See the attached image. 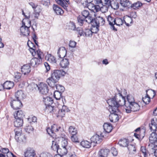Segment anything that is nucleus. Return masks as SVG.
<instances>
[{
	"mask_svg": "<svg viewBox=\"0 0 157 157\" xmlns=\"http://www.w3.org/2000/svg\"><path fill=\"white\" fill-rule=\"evenodd\" d=\"M107 102L110 107L109 109V110L111 113L109 116L110 121L113 122L117 121L119 118V114L120 113V111L118 108L120 106L119 105L117 106V103L113 98H111L108 99Z\"/></svg>",
	"mask_w": 157,
	"mask_h": 157,
	"instance_id": "f257e3e1",
	"label": "nucleus"
},
{
	"mask_svg": "<svg viewBox=\"0 0 157 157\" xmlns=\"http://www.w3.org/2000/svg\"><path fill=\"white\" fill-rule=\"evenodd\" d=\"M111 98H113L117 103V105H119L120 106L124 105V107H125L126 104L130 105L135 102L134 97L130 94L127 95L126 96L127 101H125V98L122 96L121 93H120L118 94H116L114 97Z\"/></svg>",
	"mask_w": 157,
	"mask_h": 157,
	"instance_id": "f03ea898",
	"label": "nucleus"
},
{
	"mask_svg": "<svg viewBox=\"0 0 157 157\" xmlns=\"http://www.w3.org/2000/svg\"><path fill=\"white\" fill-rule=\"evenodd\" d=\"M127 113H129L132 111L135 112L139 111L140 108V105L136 102H133L130 105L126 104L125 107H124Z\"/></svg>",
	"mask_w": 157,
	"mask_h": 157,
	"instance_id": "7ed1b4c3",
	"label": "nucleus"
},
{
	"mask_svg": "<svg viewBox=\"0 0 157 157\" xmlns=\"http://www.w3.org/2000/svg\"><path fill=\"white\" fill-rule=\"evenodd\" d=\"M15 139L16 140L19 142H25L26 140L25 136L22 134L21 129L17 128L14 129Z\"/></svg>",
	"mask_w": 157,
	"mask_h": 157,
	"instance_id": "20e7f679",
	"label": "nucleus"
},
{
	"mask_svg": "<svg viewBox=\"0 0 157 157\" xmlns=\"http://www.w3.org/2000/svg\"><path fill=\"white\" fill-rule=\"evenodd\" d=\"M66 72L63 70L56 69L51 71V75L58 81L61 77L64 76Z\"/></svg>",
	"mask_w": 157,
	"mask_h": 157,
	"instance_id": "39448f33",
	"label": "nucleus"
},
{
	"mask_svg": "<svg viewBox=\"0 0 157 157\" xmlns=\"http://www.w3.org/2000/svg\"><path fill=\"white\" fill-rule=\"evenodd\" d=\"M103 128L104 132L100 134L102 137L106 136V134L111 132L113 129L112 126L109 123H105L103 125Z\"/></svg>",
	"mask_w": 157,
	"mask_h": 157,
	"instance_id": "423d86ee",
	"label": "nucleus"
},
{
	"mask_svg": "<svg viewBox=\"0 0 157 157\" xmlns=\"http://www.w3.org/2000/svg\"><path fill=\"white\" fill-rule=\"evenodd\" d=\"M10 103L11 107L14 109H20L22 106V104L21 101L17 99V100L12 99Z\"/></svg>",
	"mask_w": 157,
	"mask_h": 157,
	"instance_id": "0eeeda50",
	"label": "nucleus"
},
{
	"mask_svg": "<svg viewBox=\"0 0 157 157\" xmlns=\"http://www.w3.org/2000/svg\"><path fill=\"white\" fill-rule=\"evenodd\" d=\"M39 92L42 94H47L49 91L48 87L46 84L44 83H40L38 86Z\"/></svg>",
	"mask_w": 157,
	"mask_h": 157,
	"instance_id": "6e6552de",
	"label": "nucleus"
},
{
	"mask_svg": "<svg viewBox=\"0 0 157 157\" xmlns=\"http://www.w3.org/2000/svg\"><path fill=\"white\" fill-rule=\"evenodd\" d=\"M23 14L25 15L24 13L23 12ZM24 15L25 18H24L22 20V25L30 28L31 25V21L29 19L30 16V15H29L28 16H27L25 15Z\"/></svg>",
	"mask_w": 157,
	"mask_h": 157,
	"instance_id": "1a4fd4ad",
	"label": "nucleus"
},
{
	"mask_svg": "<svg viewBox=\"0 0 157 157\" xmlns=\"http://www.w3.org/2000/svg\"><path fill=\"white\" fill-rule=\"evenodd\" d=\"M149 127L150 130L152 132V133H155L157 129V121L152 119L151 123L149 124Z\"/></svg>",
	"mask_w": 157,
	"mask_h": 157,
	"instance_id": "9d476101",
	"label": "nucleus"
},
{
	"mask_svg": "<svg viewBox=\"0 0 157 157\" xmlns=\"http://www.w3.org/2000/svg\"><path fill=\"white\" fill-rule=\"evenodd\" d=\"M78 23L80 26H82L83 25H86V24H89L90 20L89 19H85V18L79 16L77 18Z\"/></svg>",
	"mask_w": 157,
	"mask_h": 157,
	"instance_id": "9b49d317",
	"label": "nucleus"
},
{
	"mask_svg": "<svg viewBox=\"0 0 157 157\" xmlns=\"http://www.w3.org/2000/svg\"><path fill=\"white\" fill-rule=\"evenodd\" d=\"M58 81L57 79L54 78L53 77L51 76L47 80L46 82L48 85L52 87H54L56 86V83Z\"/></svg>",
	"mask_w": 157,
	"mask_h": 157,
	"instance_id": "f8f14e48",
	"label": "nucleus"
},
{
	"mask_svg": "<svg viewBox=\"0 0 157 157\" xmlns=\"http://www.w3.org/2000/svg\"><path fill=\"white\" fill-rule=\"evenodd\" d=\"M67 51L64 47H60L58 50L57 54L59 58H63L66 55Z\"/></svg>",
	"mask_w": 157,
	"mask_h": 157,
	"instance_id": "ddd939ff",
	"label": "nucleus"
},
{
	"mask_svg": "<svg viewBox=\"0 0 157 157\" xmlns=\"http://www.w3.org/2000/svg\"><path fill=\"white\" fill-rule=\"evenodd\" d=\"M29 28L22 25L20 28L21 34L23 36H28L30 33Z\"/></svg>",
	"mask_w": 157,
	"mask_h": 157,
	"instance_id": "4468645a",
	"label": "nucleus"
},
{
	"mask_svg": "<svg viewBox=\"0 0 157 157\" xmlns=\"http://www.w3.org/2000/svg\"><path fill=\"white\" fill-rule=\"evenodd\" d=\"M100 136L99 135L95 134L93 136L90 138V140L92 142L97 144L100 143L102 141V137L101 135Z\"/></svg>",
	"mask_w": 157,
	"mask_h": 157,
	"instance_id": "2eb2a0df",
	"label": "nucleus"
},
{
	"mask_svg": "<svg viewBox=\"0 0 157 157\" xmlns=\"http://www.w3.org/2000/svg\"><path fill=\"white\" fill-rule=\"evenodd\" d=\"M114 21V25H116L118 26L122 25L124 22L127 26H129V24L128 23H127L124 20V18L122 19L120 18L117 17L115 19Z\"/></svg>",
	"mask_w": 157,
	"mask_h": 157,
	"instance_id": "dca6fc26",
	"label": "nucleus"
},
{
	"mask_svg": "<svg viewBox=\"0 0 157 157\" xmlns=\"http://www.w3.org/2000/svg\"><path fill=\"white\" fill-rule=\"evenodd\" d=\"M41 60L36 58H34L32 59L30 62V64L31 66L33 67H36L41 63Z\"/></svg>",
	"mask_w": 157,
	"mask_h": 157,
	"instance_id": "f3484780",
	"label": "nucleus"
},
{
	"mask_svg": "<svg viewBox=\"0 0 157 157\" xmlns=\"http://www.w3.org/2000/svg\"><path fill=\"white\" fill-rule=\"evenodd\" d=\"M69 64V60L66 58L62 59L60 63V65L61 67L64 68H68Z\"/></svg>",
	"mask_w": 157,
	"mask_h": 157,
	"instance_id": "a211bd4d",
	"label": "nucleus"
},
{
	"mask_svg": "<svg viewBox=\"0 0 157 157\" xmlns=\"http://www.w3.org/2000/svg\"><path fill=\"white\" fill-rule=\"evenodd\" d=\"M43 101L46 106L50 105L53 102V99L49 97H43Z\"/></svg>",
	"mask_w": 157,
	"mask_h": 157,
	"instance_id": "6ab92c4d",
	"label": "nucleus"
},
{
	"mask_svg": "<svg viewBox=\"0 0 157 157\" xmlns=\"http://www.w3.org/2000/svg\"><path fill=\"white\" fill-rule=\"evenodd\" d=\"M13 115L15 118L23 119L25 116V114L21 110H20L15 112L14 113Z\"/></svg>",
	"mask_w": 157,
	"mask_h": 157,
	"instance_id": "aec40b11",
	"label": "nucleus"
},
{
	"mask_svg": "<svg viewBox=\"0 0 157 157\" xmlns=\"http://www.w3.org/2000/svg\"><path fill=\"white\" fill-rule=\"evenodd\" d=\"M21 71L22 73L25 75L29 73L31 71L30 66L28 64L23 65L21 68Z\"/></svg>",
	"mask_w": 157,
	"mask_h": 157,
	"instance_id": "412c9836",
	"label": "nucleus"
},
{
	"mask_svg": "<svg viewBox=\"0 0 157 157\" xmlns=\"http://www.w3.org/2000/svg\"><path fill=\"white\" fill-rule=\"evenodd\" d=\"M129 151V154L132 155L135 154L136 152V149L135 145L134 144H128L127 147Z\"/></svg>",
	"mask_w": 157,
	"mask_h": 157,
	"instance_id": "4be33fe9",
	"label": "nucleus"
},
{
	"mask_svg": "<svg viewBox=\"0 0 157 157\" xmlns=\"http://www.w3.org/2000/svg\"><path fill=\"white\" fill-rule=\"evenodd\" d=\"M25 157H34L35 155L34 150L31 148H28L25 153Z\"/></svg>",
	"mask_w": 157,
	"mask_h": 157,
	"instance_id": "5701e85b",
	"label": "nucleus"
},
{
	"mask_svg": "<svg viewBox=\"0 0 157 157\" xmlns=\"http://www.w3.org/2000/svg\"><path fill=\"white\" fill-rule=\"evenodd\" d=\"M15 97L17 99L21 101L25 97V94L22 90H19L15 93Z\"/></svg>",
	"mask_w": 157,
	"mask_h": 157,
	"instance_id": "b1692460",
	"label": "nucleus"
},
{
	"mask_svg": "<svg viewBox=\"0 0 157 157\" xmlns=\"http://www.w3.org/2000/svg\"><path fill=\"white\" fill-rule=\"evenodd\" d=\"M45 59L47 61L51 63H56V58L51 54H47L45 57Z\"/></svg>",
	"mask_w": 157,
	"mask_h": 157,
	"instance_id": "393cba45",
	"label": "nucleus"
},
{
	"mask_svg": "<svg viewBox=\"0 0 157 157\" xmlns=\"http://www.w3.org/2000/svg\"><path fill=\"white\" fill-rule=\"evenodd\" d=\"M150 142L152 144L157 143V134L155 133H152L149 137Z\"/></svg>",
	"mask_w": 157,
	"mask_h": 157,
	"instance_id": "a878e982",
	"label": "nucleus"
},
{
	"mask_svg": "<svg viewBox=\"0 0 157 157\" xmlns=\"http://www.w3.org/2000/svg\"><path fill=\"white\" fill-rule=\"evenodd\" d=\"M53 8L55 12L57 15H61L64 13V11L57 5H54Z\"/></svg>",
	"mask_w": 157,
	"mask_h": 157,
	"instance_id": "bb28decb",
	"label": "nucleus"
},
{
	"mask_svg": "<svg viewBox=\"0 0 157 157\" xmlns=\"http://www.w3.org/2000/svg\"><path fill=\"white\" fill-rule=\"evenodd\" d=\"M107 20L109 23V24L111 26L113 29L114 30L116 31L117 29L114 26L115 23V19L110 15H109L107 18Z\"/></svg>",
	"mask_w": 157,
	"mask_h": 157,
	"instance_id": "cd10ccee",
	"label": "nucleus"
},
{
	"mask_svg": "<svg viewBox=\"0 0 157 157\" xmlns=\"http://www.w3.org/2000/svg\"><path fill=\"white\" fill-rule=\"evenodd\" d=\"M80 144L84 148H89L91 147V142L87 140H84L80 142Z\"/></svg>",
	"mask_w": 157,
	"mask_h": 157,
	"instance_id": "c85d7f7f",
	"label": "nucleus"
},
{
	"mask_svg": "<svg viewBox=\"0 0 157 157\" xmlns=\"http://www.w3.org/2000/svg\"><path fill=\"white\" fill-rule=\"evenodd\" d=\"M23 124V119L15 118L14 122V126L17 127H19L22 126Z\"/></svg>",
	"mask_w": 157,
	"mask_h": 157,
	"instance_id": "c756f323",
	"label": "nucleus"
},
{
	"mask_svg": "<svg viewBox=\"0 0 157 157\" xmlns=\"http://www.w3.org/2000/svg\"><path fill=\"white\" fill-rule=\"evenodd\" d=\"M109 152V149H101L98 152L99 156L102 157H106Z\"/></svg>",
	"mask_w": 157,
	"mask_h": 157,
	"instance_id": "7c9ffc66",
	"label": "nucleus"
},
{
	"mask_svg": "<svg viewBox=\"0 0 157 157\" xmlns=\"http://www.w3.org/2000/svg\"><path fill=\"white\" fill-rule=\"evenodd\" d=\"M67 152L66 147H61V148H59V149L58 150L57 152L59 154V155L61 156L64 155L65 157V155L67 154Z\"/></svg>",
	"mask_w": 157,
	"mask_h": 157,
	"instance_id": "2f4dec72",
	"label": "nucleus"
},
{
	"mask_svg": "<svg viewBox=\"0 0 157 157\" xmlns=\"http://www.w3.org/2000/svg\"><path fill=\"white\" fill-rule=\"evenodd\" d=\"M3 84L4 89L9 90L12 88L14 85L13 82L8 81H6Z\"/></svg>",
	"mask_w": 157,
	"mask_h": 157,
	"instance_id": "473e14b6",
	"label": "nucleus"
},
{
	"mask_svg": "<svg viewBox=\"0 0 157 157\" xmlns=\"http://www.w3.org/2000/svg\"><path fill=\"white\" fill-rule=\"evenodd\" d=\"M128 142L129 141L128 139H124L120 140L118 142V144L121 147H128Z\"/></svg>",
	"mask_w": 157,
	"mask_h": 157,
	"instance_id": "72a5a7b5",
	"label": "nucleus"
},
{
	"mask_svg": "<svg viewBox=\"0 0 157 157\" xmlns=\"http://www.w3.org/2000/svg\"><path fill=\"white\" fill-rule=\"evenodd\" d=\"M82 14L84 17L85 19H89L92 17L91 14L90 13L88 10H84L82 12Z\"/></svg>",
	"mask_w": 157,
	"mask_h": 157,
	"instance_id": "f704fd0d",
	"label": "nucleus"
},
{
	"mask_svg": "<svg viewBox=\"0 0 157 157\" xmlns=\"http://www.w3.org/2000/svg\"><path fill=\"white\" fill-rule=\"evenodd\" d=\"M68 131L72 135H76L77 133L76 128L74 126H71L68 128Z\"/></svg>",
	"mask_w": 157,
	"mask_h": 157,
	"instance_id": "c9c22d12",
	"label": "nucleus"
},
{
	"mask_svg": "<svg viewBox=\"0 0 157 157\" xmlns=\"http://www.w3.org/2000/svg\"><path fill=\"white\" fill-rule=\"evenodd\" d=\"M59 140L61 145V147H66L68 144L67 139L62 137L60 138Z\"/></svg>",
	"mask_w": 157,
	"mask_h": 157,
	"instance_id": "e433bc0d",
	"label": "nucleus"
},
{
	"mask_svg": "<svg viewBox=\"0 0 157 157\" xmlns=\"http://www.w3.org/2000/svg\"><path fill=\"white\" fill-rule=\"evenodd\" d=\"M89 20H90V22H89V24H91L92 26L99 27L98 22H97V18L93 19L92 17Z\"/></svg>",
	"mask_w": 157,
	"mask_h": 157,
	"instance_id": "4c0bfd02",
	"label": "nucleus"
},
{
	"mask_svg": "<svg viewBox=\"0 0 157 157\" xmlns=\"http://www.w3.org/2000/svg\"><path fill=\"white\" fill-rule=\"evenodd\" d=\"M32 54L33 56H35L36 54L39 58V59H40L41 60V57L43 56V53L40 50H36V51L35 50V52H32Z\"/></svg>",
	"mask_w": 157,
	"mask_h": 157,
	"instance_id": "58836bf2",
	"label": "nucleus"
},
{
	"mask_svg": "<svg viewBox=\"0 0 157 157\" xmlns=\"http://www.w3.org/2000/svg\"><path fill=\"white\" fill-rule=\"evenodd\" d=\"M150 95L148 94V93H147L146 95L142 98L143 101L145 104H148L150 101Z\"/></svg>",
	"mask_w": 157,
	"mask_h": 157,
	"instance_id": "ea45409f",
	"label": "nucleus"
},
{
	"mask_svg": "<svg viewBox=\"0 0 157 157\" xmlns=\"http://www.w3.org/2000/svg\"><path fill=\"white\" fill-rule=\"evenodd\" d=\"M142 5V3L138 1L132 4L131 6L134 9H139Z\"/></svg>",
	"mask_w": 157,
	"mask_h": 157,
	"instance_id": "a19ab883",
	"label": "nucleus"
},
{
	"mask_svg": "<svg viewBox=\"0 0 157 157\" xmlns=\"http://www.w3.org/2000/svg\"><path fill=\"white\" fill-rule=\"evenodd\" d=\"M27 44L30 49L31 50L30 51L31 53L32 52H35V46L33 44L31 41H29L28 42Z\"/></svg>",
	"mask_w": 157,
	"mask_h": 157,
	"instance_id": "79ce46f5",
	"label": "nucleus"
},
{
	"mask_svg": "<svg viewBox=\"0 0 157 157\" xmlns=\"http://www.w3.org/2000/svg\"><path fill=\"white\" fill-rule=\"evenodd\" d=\"M62 93L59 91H56L54 93V96L57 100H60Z\"/></svg>",
	"mask_w": 157,
	"mask_h": 157,
	"instance_id": "37998d69",
	"label": "nucleus"
},
{
	"mask_svg": "<svg viewBox=\"0 0 157 157\" xmlns=\"http://www.w3.org/2000/svg\"><path fill=\"white\" fill-rule=\"evenodd\" d=\"M97 18V22H98L99 26L103 25L105 23V21L104 19L101 17H98Z\"/></svg>",
	"mask_w": 157,
	"mask_h": 157,
	"instance_id": "c03bdc74",
	"label": "nucleus"
},
{
	"mask_svg": "<svg viewBox=\"0 0 157 157\" xmlns=\"http://www.w3.org/2000/svg\"><path fill=\"white\" fill-rule=\"evenodd\" d=\"M51 148L53 150L57 152L59 148V145L56 143V142L52 141Z\"/></svg>",
	"mask_w": 157,
	"mask_h": 157,
	"instance_id": "a18cd8bd",
	"label": "nucleus"
},
{
	"mask_svg": "<svg viewBox=\"0 0 157 157\" xmlns=\"http://www.w3.org/2000/svg\"><path fill=\"white\" fill-rule=\"evenodd\" d=\"M58 4L63 7L64 9L67 6L64 0H55Z\"/></svg>",
	"mask_w": 157,
	"mask_h": 157,
	"instance_id": "49530a36",
	"label": "nucleus"
},
{
	"mask_svg": "<svg viewBox=\"0 0 157 157\" xmlns=\"http://www.w3.org/2000/svg\"><path fill=\"white\" fill-rule=\"evenodd\" d=\"M121 5L124 7H128L131 5L130 2L128 0H125L122 2L121 0L120 2Z\"/></svg>",
	"mask_w": 157,
	"mask_h": 157,
	"instance_id": "de8ad7c7",
	"label": "nucleus"
},
{
	"mask_svg": "<svg viewBox=\"0 0 157 157\" xmlns=\"http://www.w3.org/2000/svg\"><path fill=\"white\" fill-rule=\"evenodd\" d=\"M25 129L26 132L31 133L33 132L34 129L32 126L28 125L25 128Z\"/></svg>",
	"mask_w": 157,
	"mask_h": 157,
	"instance_id": "09e8293b",
	"label": "nucleus"
},
{
	"mask_svg": "<svg viewBox=\"0 0 157 157\" xmlns=\"http://www.w3.org/2000/svg\"><path fill=\"white\" fill-rule=\"evenodd\" d=\"M55 86L56 87V89L57 90L56 91H59V92H61L62 93L64 90L65 88L64 87L61 85L57 84Z\"/></svg>",
	"mask_w": 157,
	"mask_h": 157,
	"instance_id": "8fccbe9b",
	"label": "nucleus"
},
{
	"mask_svg": "<svg viewBox=\"0 0 157 157\" xmlns=\"http://www.w3.org/2000/svg\"><path fill=\"white\" fill-rule=\"evenodd\" d=\"M84 35L86 37H91L93 33L91 30L87 29H86L84 32Z\"/></svg>",
	"mask_w": 157,
	"mask_h": 157,
	"instance_id": "3c124183",
	"label": "nucleus"
},
{
	"mask_svg": "<svg viewBox=\"0 0 157 157\" xmlns=\"http://www.w3.org/2000/svg\"><path fill=\"white\" fill-rule=\"evenodd\" d=\"M40 3L45 6H48L50 4V0H41Z\"/></svg>",
	"mask_w": 157,
	"mask_h": 157,
	"instance_id": "603ef678",
	"label": "nucleus"
},
{
	"mask_svg": "<svg viewBox=\"0 0 157 157\" xmlns=\"http://www.w3.org/2000/svg\"><path fill=\"white\" fill-rule=\"evenodd\" d=\"M53 108L54 107L51 106V105L46 106L45 108V111L48 112L52 113V112Z\"/></svg>",
	"mask_w": 157,
	"mask_h": 157,
	"instance_id": "864d4df0",
	"label": "nucleus"
},
{
	"mask_svg": "<svg viewBox=\"0 0 157 157\" xmlns=\"http://www.w3.org/2000/svg\"><path fill=\"white\" fill-rule=\"evenodd\" d=\"M100 10V7L98 5H94L92 11L95 13L99 11Z\"/></svg>",
	"mask_w": 157,
	"mask_h": 157,
	"instance_id": "5fc2aeb1",
	"label": "nucleus"
},
{
	"mask_svg": "<svg viewBox=\"0 0 157 157\" xmlns=\"http://www.w3.org/2000/svg\"><path fill=\"white\" fill-rule=\"evenodd\" d=\"M146 93L148 92V94L151 96L150 97H152V98H153L155 94L154 91L152 90H146Z\"/></svg>",
	"mask_w": 157,
	"mask_h": 157,
	"instance_id": "6e6d98bb",
	"label": "nucleus"
},
{
	"mask_svg": "<svg viewBox=\"0 0 157 157\" xmlns=\"http://www.w3.org/2000/svg\"><path fill=\"white\" fill-rule=\"evenodd\" d=\"M34 11L35 17L37 19L40 15V13L41 12V10L40 8H37L36 9L34 10Z\"/></svg>",
	"mask_w": 157,
	"mask_h": 157,
	"instance_id": "4d7b16f0",
	"label": "nucleus"
},
{
	"mask_svg": "<svg viewBox=\"0 0 157 157\" xmlns=\"http://www.w3.org/2000/svg\"><path fill=\"white\" fill-rule=\"evenodd\" d=\"M87 2H88V3L87 4V8L89 10L92 11V10H93V8L94 5L93 3L91 2V1H89V2L87 1Z\"/></svg>",
	"mask_w": 157,
	"mask_h": 157,
	"instance_id": "13d9d810",
	"label": "nucleus"
},
{
	"mask_svg": "<svg viewBox=\"0 0 157 157\" xmlns=\"http://www.w3.org/2000/svg\"><path fill=\"white\" fill-rule=\"evenodd\" d=\"M71 139L73 142L75 143H78L79 142L78 139L76 135H72L71 136Z\"/></svg>",
	"mask_w": 157,
	"mask_h": 157,
	"instance_id": "bf43d9fd",
	"label": "nucleus"
},
{
	"mask_svg": "<svg viewBox=\"0 0 157 157\" xmlns=\"http://www.w3.org/2000/svg\"><path fill=\"white\" fill-rule=\"evenodd\" d=\"M69 29L73 30H75L76 29V26L74 23L70 22L69 25Z\"/></svg>",
	"mask_w": 157,
	"mask_h": 157,
	"instance_id": "052dcab7",
	"label": "nucleus"
},
{
	"mask_svg": "<svg viewBox=\"0 0 157 157\" xmlns=\"http://www.w3.org/2000/svg\"><path fill=\"white\" fill-rule=\"evenodd\" d=\"M108 9V7L106 5H103L102 6L100 7V10L102 13H105L107 12Z\"/></svg>",
	"mask_w": 157,
	"mask_h": 157,
	"instance_id": "680f3d73",
	"label": "nucleus"
},
{
	"mask_svg": "<svg viewBox=\"0 0 157 157\" xmlns=\"http://www.w3.org/2000/svg\"><path fill=\"white\" fill-rule=\"evenodd\" d=\"M99 27L92 26L91 29L92 33H96L99 30Z\"/></svg>",
	"mask_w": 157,
	"mask_h": 157,
	"instance_id": "e2e57ef3",
	"label": "nucleus"
},
{
	"mask_svg": "<svg viewBox=\"0 0 157 157\" xmlns=\"http://www.w3.org/2000/svg\"><path fill=\"white\" fill-rule=\"evenodd\" d=\"M46 130L48 134L50 136H52V134L54 133L53 131V130L52 129V126H51V128L49 127L47 128Z\"/></svg>",
	"mask_w": 157,
	"mask_h": 157,
	"instance_id": "0e129e2a",
	"label": "nucleus"
},
{
	"mask_svg": "<svg viewBox=\"0 0 157 157\" xmlns=\"http://www.w3.org/2000/svg\"><path fill=\"white\" fill-rule=\"evenodd\" d=\"M66 113L61 109L59 110L58 112V114L57 115V117H63L64 116V115Z\"/></svg>",
	"mask_w": 157,
	"mask_h": 157,
	"instance_id": "69168bd1",
	"label": "nucleus"
},
{
	"mask_svg": "<svg viewBox=\"0 0 157 157\" xmlns=\"http://www.w3.org/2000/svg\"><path fill=\"white\" fill-rule=\"evenodd\" d=\"M124 19L127 23H129L130 22V24H132L133 22L132 19L129 16L126 17H124Z\"/></svg>",
	"mask_w": 157,
	"mask_h": 157,
	"instance_id": "338daca9",
	"label": "nucleus"
},
{
	"mask_svg": "<svg viewBox=\"0 0 157 157\" xmlns=\"http://www.w3.org/2000/svg\"><path fill=\"white\" fill-rule=\"evenodd\" d=\"M40 157H52V155L49 153H42Z\"/></svg>",
	"mask_w": 157,
	"mask_h": 157,
	"instance_id": "774afa93",
	"label": "nucleus"
}]
</instances>
